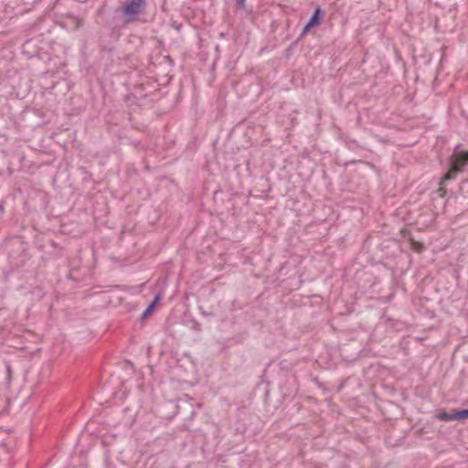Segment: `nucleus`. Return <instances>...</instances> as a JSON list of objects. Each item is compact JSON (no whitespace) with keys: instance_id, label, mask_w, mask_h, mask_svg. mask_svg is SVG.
<instances>
[{"instance_id":"f257e3e1","label":"nucleus","mask_w":468,"mask_h":468,"mask_svg":"<svg viewBox=\"0 0 468 468\" xmlns=\"http://www.w3.org/2000/svg\"><path fill=\"white\" fill-rule=\"evenodd\" d=\"M146 5V0H127L122 10L125 22H134L139 15L145 12Z\"/></svg>"},{"instance_id":"0eeeda50","label":"nucleus","mask_w":468,"mask_h":468,"mask_svg":"<svg viewBox=\"0 0 468 468\" xmlns=\"http://www.w3.org/2000/svg\"><path fill=\"white\" fill-rule=\"evenodd\" d=\"M235 1H236L237 5L239 8H244L245 7V0H235Z\"/></svg>"},{"instance_id":"7ed1b4c3","label":"nucleus","mask_w":468,"mask_h":468,"mask_svg":"<svg viewBox=\"0 0 468 468\" xmlns=\"http://www.w3.org/2000/svg\"><path fill=\"white\" fill-rule=\"evenodd\" d=\"M320 16H321V9L319 7H317L315 9V11L314 12L313 16H311L310 20L308 21V23L303 27L302 36L305 35L310 30V28L313 27L314 26L320 24V22L322 20V17Z\"/></svg>"},{"instance_id":"6e6552de","label":"nucleus","mask_w":468,"mask_h":468,"mask_svg":"<svg viewBox=\"0 0 468 468\" xmlns=\"http://www.w3.org/2000/svg\"><path fill=\"white\" fill-rule=\"evenodd\" d=\"M160 299H161V294L160 293L156 294L154 301L152 302V303H154V306L160 301Z\"/></svg>"},{"instance_id":"39448f33","label":"nucleus","mask_w":468,"mask_h":468,"mask_svg":"<svg viewBox=\"0 0 468 468\" xmlns=\"http://www.w3.org/2000/svg\"><path fill=\"white\" fill-rule=\"evenodd\" d=\"M437 419L441 420V421L454 420V419H453V412L452 413H448V412H445V411L439 412L437 414Z\"/></svg>"},{"instance_id":"20e7f679","label":"nucleus","mask_w":468,"mask_h":468,"mask_svg":"<svg viewBox=\"0 0 468 468\" xmlns=\"http://www.w3.org/2000/svg\"><path fill=\"white\" fill-rule=\"evenodd\" d=\"M454 420H462L468 419V410H460L453 411Z\"/></svg>"},{"instance_id":"1a4fd4ad","label":"nucleus","mask_w":468,"mask_h":468,"mask_svg":"<svg viewBox=\"0 0 468 468\" xmlns=\"http://www.w3.org/2000/svg\"><path fill=\"white\" fill-rule=\"evenodd\" d=\"M439 192L441 197H443L445 195V190L442 187H440Z\"/></svg>"},{"instance_id":"f03ea898","label":"nucleus","mask_w":468,"mask_h":468,"mask_svg":"<svg viewBox=\"0 0 468 468\" xmlns=\"http://www.w3.org/2000/svg\"><path fill=\"white\" fill-rule=\"evenodd\" d=\"M468 165V151L454 154L452 156L451 167L449 172L441 178L440 185L446 181L454 179L456 174L463 170V167Z\"/></svg>"},{"instance_id":"423d86ee","label":"nucleus","mask_w":468,"mask_h":468,"mask_svg":"<svg viewBox=\"0 0 468 468\" xmlns=\"http://www.w3.org/2000/svg\"><path fill=\"white\" fill-rule=\"evenodd\" d=\"M153 309H154V303H151L147 307V309L144 312V314H142V318H145L152 312Z\"/></svg>"}]
</instances>
